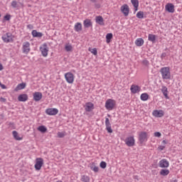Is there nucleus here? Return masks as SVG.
Instances as JSON below:
<instances>
[{
    "mask_svg": "<svg viewBox=\"0 0 182 182\" xmlns=\"http://www.w3.org/2000/svg\"><path fill=\"white\" fill-rule=\"evenodd\" d=\"M160 73L162 79L165 80H170L171 79V73L170 72V67H163L160 69Z\"/></svg>",
    "mask_w": 182,
    "mask_h": 182,
    "instance_id": "1",
    "label": "nucleus"
},
{
    "mask_svg": "<svg viewBox=\"0 0 182 182\" xmlns=\"http://www.w3.org/2000/svg\"><path fill=\"white\" fill-rule=\"evenodd\" d=\"M115 105L116 101H114V100L108 99L105 102V107L107 110H113Z\"/></svg>",
    "mask_w": 182,
    "mask_h": 182,
    "instance_id": "2",
    "label": "nucleus"
},
{
    "mask_svg": "<svg viewBox=\"0 0 182 182\" xmlns=\"http://www.w3.org/2000/svg\"><path fill=\"white\" fill-rule=\"evenodd\" d=\"M125 144L128 146V147H133L136 144V140H134V136H130L125 139L124 140Z\"/></svg>",
    "mask_w": 182,
    "mask_h": 182,
    "instance_id": "3",
    "label": "nucleus"
},
{
    "mask_svg": "<svg viewBox=\"0 0 182 182\" xmlns=\"http://www.w3.org/2000/svg\"><path fill=\"white\" fill-rule=\"evenodd\" d=\"M2 41L5 43H9V42H14V38H12V33H6L1 37Z\"/></svg>",
    "mask_w": 182,
    "mask_h": 182,
    "instance_id": "4",
    "label": "nucleus"
},
{
    "mask_svg": "<svg viewBox=\"0 0 182 182\" xmlns=\"http://www.w3.org/2000/svg\"><path fill=\"white\" fill-rule=\"evenodd\" d=\"M22 51H23V53L28 55V53L31 52V43L28 41L24 42L23 43Z\"/></svg>",
    "mask_w": 182,
    "mask_h": 182,
    "instance_id": "5",
    "label": "nucleus"
},
{
    "mask_svg": "<svg viewBox=\"0 0 182 182\" xmlns=\"http://www.w3.org/2000/svg\"><path fill=\"white\" fill-rule=\"evenodd\" d=\"M43 166V159L42 158H37L36 159V164L34 165V167L36 170L38 171L42 168V166Z\"/></svg>",
    "mask_w": 182,
    "mask_h": 182,
    "instance_id": "6",
    "label": "nucleus"
},
{
    "mask_svg": "<svg viewBox=\"0 0 182 182\" xmlns=\"http://www.w3.org/2000/svg\"><path fill=\"white\" fill-rule=\"evenodd\" d=\"M40 50L42 55L44 58H46V56H48V52H49V48H48V44L46 43H43V47L40 48Z\"/></svg>",
    "mask_w": 182,
    "mask_h": 182,
    "instance_id": "7",
    "label": "nucleus"
},
{
    "mask_svg": "<svg viewBox=\"0 0 182 182\" xmlns=\"http://www.w3.org/2000/svg\"><path fill=\"white\" fill-rule=\"evenodd\" d=\"M65 80L68 83H73L75 80V75L72 73H67L65 74Z\"/></svg>",
    "mask_w": 182,
    "mask_h": 182,
    "instance_id": "8",
    "label": "nucleus"
},
{
    "mask_svg": "<svg viewBox=\"0 0 182 182\" xmlns=\"http://www.w3.org/2000/svg\"><path fill=\"white\" fill-rule=\"evenodd\" d=\"M46 114H48V116H55L59 113V110L56 108H48L46 110Z\"/></svg>",
    "mask_w": 182,
    "mask_h": 182,
    "instance_id": "9",
    "label": "nucleus"
},
{
    "mask_svg": "<svg viewBox=\"0 0 182 182\" xmlns=\"http://www.w3.org/2000/svg\"><path fill=\"white\" fill-rule=\"evenodd\" d=\"M139 140L141 144L144 141H147V132H141L139 135Z\"/></svg>",
    "mask_w": 182,
    "mask_h": 182,
    "instance_id": "10",
    "label": "nucleus"
},
{
    "mask_svg": "<svg viewBox=\"0 0 182 182\" xmlns=\"http://www.w3.org/2000/svg\"><path fill=\"white\" fill-rule=\"evenodd\" d=\"M159 167H161V168H167V167H168V166H170V163L166 159H161L159 161Z\"/></svg>",
    "mask_w": 182,
    "mask_h": 182,
    "instance_id": "11",
    "label": "nucleus"
},
{
    "mask_svg": "<svg viewBox=\"0 0 182 182\" xmlns=\"http://www.w3.org/2000/svg\"><path fill=\"white\" fill-rule=\"evenodd\" d=\"M121 12L124 14V16H129V12H130V9H129V6L127 4H124L121 7Z\"/></svg>",
    "mask_w": 182,
    "mask_h": 182,
    "instance_id": "12",
    "label": "nucleus"
},
{
    "mask_svg": "<svg viewBox=\"0 0 182 182\" xmlns=\"http://www.w3.org/2000/svg\"><path fill=\"white\" fill-rule=\"evenodd\" d=\"M165 9L167 12H169V14H174L175 9H174V4L171 3H168L165 6Z\"/></svg>",
    "mask_w": 182,
    "mask_h": 182,
    "instance_id": "13",
    "label": "nucleus"
},
{
    "mask_svg": "<svg viewBox=\"0 0 182 182\" xmlns=\"http://www.w3.org/2000/svg\"><path fill=\"white\" fill-rule=\"evenodd\" d=\"M105 126L107 133H113V129H112V124H110L109 118H105Z\"/></svg>",
    "mask_w": 182,
    "mask_h": 182,
    "instance_id": "14",
    "label": "nucleus"
},
{
    "mask_svg": "<svg viewBox=\"0 0 182 182\" xmlns=\"http://www.w3.org/2000/svg\"><path fill=\"white\" fill-rule=\"evenodd\" d=\"M42 92H36L33 94V100L35 102H39L42 99Z\"/></svg>",
    "mask_w": 182,
    "mask_h": 182,
    "instance_id": "15",
    "label": "nucleus"
},
{
    "mask_svg": "<svg viewBox=\"0 0 182 182\" xmlns=\"http://www.w3.org/2000/svg\"><path fill=\"white\" fill-rule=\"evenodd\" d=\"M95 109V105L93 103L89 102L85 104V112H92Z\"/></svg>",
    "mask_w": 182,
    "mask_h": 182,
    "instance_id": "16",
    "label": "nucleus"
},
{
    "mask_svg": "<svg viewBox=\"0 0 182 182\" xmlns=\"http://www.w3.org/2000/svg\"><path fill=\"white\" fill-rule=\"evenodd\" d=\"M152 114L154 117H163L164 116V112L163 110L155 109L152 112Z\"/></svg>",
    "mask_w": 182,
    "mask_h": 182,
    "instance_id": "17",
    "label": "nucleus"
},
{
    "mask_svg": "<svg viewBox=\"0 0 182 182\" xmlns=\"http://www.w3.org/2000/svg\"><path fill=\"white\" fill-rule=\"evenodd\" d=\"M95 22L98 23V25L105 26V20L102 16H97L95 17Z\"/></svg>",
    "mask_w": 182,
    "mask_h": 182,
    "instance_id": "18",
    "label": "nucleus"
},
{
    "mask_svg": "<svg viewBox=\"0 0 182 182\" xmlns=\"http://www.w3.org/2000/svg\"><path fill=\"white\" fill-rule=\"evenodd\" d=\"M130 90H131L132 93H133L134 95V94L137 93V92H140L141 90V88H140V87H139V85H132L131 86Z\"/></svg>",
    "mask_w": 182,
    "mask_h": 182,
    "instance_id": "19",
    "label": "nucleus"
},
{
    "mask_svg": "<svg viewBox=\"0 0 182 182\" xmlns=\"http://www.w3.org/2000/svg\"><path fill=\"white\" fill-rule=\"evenodd\" d=\"M26 87V83L21 82L18 84L14 89V92H19V90H22Z\"/></svg>",
    "mask_w": 182,
    "mask_h": 182,
    "instance_id": "20",
    "label": "nucleus"
},
{
    "mask_svg": "<svg viewBox=\"0 0 182 182\" xmlns=\"http://www.w3.org/2000/svg\"><path fill=\"white\" fill-rule=\"evenodd\" d=\"M161 92L163 93L164 96L166 97V99H168V89L166 86H162V88L161 89Z\"/></svg>",
    "mask_w": 182,
    "mask_h": 182,
    "instance_id": "21",
    "label": "nucleus"
},
{
    "mask_svg": "<svg viewBox=\"0 0 182 182\" xmlns=\"http://www.w3.org/2000/svg\"><path fill=\"white\" fill-rule=\"evenodd\" d=\"M18 102H26L28 100V95L27 94H21L18 97Z\"/></svg>",
    "mask_w": 182,
    "mask_h": 182,
    "instance_id": "22",
    "label": "nucleus"
},
{
    "mask_svg": "<svg viewBox=\"0 0 182 182\" xmlns=\"http://www.w3.org/2000/svg\"><path fill=\"white\" fill-rule=\"evenodd\" d=\"M131 2L134 8V12L139 11V0H131Z\"/></svg>",
    "mask_w": 182,
    "mask_h": 182,
    "instance_id": "23",
    "label": "nucleus"
},
{
    "mask_svg": "<svg viewBox=\"0 0 182 182\" xmlns=\"http://www.w3.org/2000/svg\"><path fill=\"white\" fill-rule=\"evenodd\" d=\"M32 36L33 38H42V36H43V34L41 32H38L36 30H33Z\"/></svg>",
    "mask_w": 182,
    "mask_h": 182,
    "instance_id": "24",
    "label": "nucleus"
},
{
    "mask_svg": "<svg viewBox=\"0 0 182 182\" xmlns=\"http://www.w3.org/2000/svg\"><path fill=\"white\" fill-rule=\"evenodd\" d=\"M135 45L136 46H143V45H144V40H143L141 38H137L135 41Z\"/></svg>",
    "mask_w": 182,
    "mask_h": 182,
    "instance_id": "25",
    "label": "nucleus"
},
{
    "mask_svg": "<svg viewBox=\"0 0 182 182\" xmlns=\"http://www.w3.org/2000/svg\"><path fill=\"white\" fill-rule=\"evenodd\" d=\"M160 176H163L164 177H166V176H168L170 174V171L168 169H161L159 172Z\"/></svg>",
    "mask_w": 182,
    "mask_h": 182,
    "instance_id": "26",
    "label": "nucleus"
},
{
    "mask_svg": "<svg viewBox=\"0 0 182 182\" xmlns=\"http://www.w3.org/2000/svg\"><path fill=\"white\" fill-rule=\"evenodd\" d=\"M90 168L95 173H98L99 172V167L96 166V164H95V162H92L91 164V166H90Z\"/></svg>",
    "mask_w": 182,
    "mask_h": 182,
    "instance_id": "27",
    "label": "nucleus"
},
{
    "mask_svg": "<svg viewBox=\"0 0 182 182\" xmlns=\"http://www.w3.org/2000/svg\"><path fill=\"white\" fill-rule=\"evenodd\" d=\"M83 25L85 28H90L92 26V21L90 19H85L83 22Z\"/></svg>",
    "mask_w": 182,
    "mask_h": 182,
    "instance_id": "28",
    "label": "nucleus"
},
{
    "mask_svg": "<svg viewBox=\"0 0 182 182\" xmlns=\"http://www.w3.org/2000/svg\"><path fill=\"white\" fill-rule=\"evenodd\" d=\"M74 30L75 31V32H80L82 31V23H76L74 26Z\"/></svg>",
    "mask_w": 182,
    "mask_h": 182,
    "instance_id": "29",
    "label": "nucleus"
},
{
    "mask_svg": "<svg viewBox=\"0 0 182 182\" xmlns=\"http://www.w3.org/2000/svg\"><path fill=\"white\" fill-rule=\"evenodd\" d=\"M112 39H113V33H109L106 35V42L107 43H110L112 42Z\"/></svg>",
    "mask_w": 182,
    "mask_h": 182,
    "instance_id": "30",
    "label": "nucleus"
},
{
    "mask_svg": "<svg viewBox=\"0 0 182 182\" xmlns=\"http://www.w3.org/2000/svg\"><path fill=\"white\" fill-rule=\"evenodd\" d=\"M37 129L38 132H41V133H46V132H48V128L43 125L39 126Z\"/></svg>",
    "mask_w": 182,
    "mask_h": 182,
    "instance_id": "31",
    "label": "nucleus"
},
{
    "mask_svg": "<svg viewBox=\"0 0 182 182\" xmlns=\"http://www.w3.org/2000/svg\"><path fill=\"white\" fill-rule=\"evenodd\" d=\"M148 40L150 41V42H152V43H156V35L149 34Z\"/></svg>",
    "mask_w": 182,
    "mask_h": 182,
    "instance_id": "32",
    "label": "nucleus"
},
{
    "mask_svg": "<svg viewBox=\"0 0 182 182\" xmlns=\"http://www.w3.org/2000/svg\"><path fill=\"white\" fill-rule=\"evenodd\" d=\"M141 100H142L143 102H146V100H149V94L142 93L141 95Z\"/></svg>",
    "mask_w": 182,
    "mask_h": 182,
    "instance_id": "33",
    "label": "nucleus"
},
{
    "mask_svg": "<svg viewBox=\"0 0 182 182\" xmlns=\"http://www.w3.org/2000/svg\"><path fill=\"white\" fill-rule=\"evenodd\" d=\"M90 2H92V4H95V8H96L97 9H99L101 8L102 5L99 3H97V0H90Z\"/></svg>",
    "mask_w": 182,
    "mask_h": 182,
    "instance_id": "34",
    "label": "nucleus"
},
{
    "mask_svg": "<svg viewBox=\"0 0 182 182\" xmlns=\"http://www.w3.org/2000/svg\"><path fill=\"white\" fill-rule=\"evenodd\" d=\"M136 18H138V19H143L144 18V12L142 11H138L136 14Z\"/></svg>",
    "mask_w": 182,
    "mask_h": 182,
    "instance_id": "35",
    "label": "nucleus"
},
{
    "mask_svg": "<svg viewBox=\"0 0 182 182\" xmlns=\"http://www.w3.org/2000/svg\"><path fill=\"white\" fill-rule=\"evenodd\" d=\"M12 134H13L14 138L15 139V140H22V138L20 137L19 135L18 134V132L13 131Z\"/></svg>",
    "mask_w": 182,
    "mask_h": 182,
    "instance_id": "36",
    "label": "nucleus"
},
{
    "mask_svg": "<svg viewBox=\"0 0 182 182\" xmlns=\"http://www.w3.org/2000/svg\"><path fill=\"white\" fill-rule=\"evenodd\" d=\"M81 181L83 182H89L90 181V178H89L87 176H82Z\"/></svg>",
    "mask_w": 182,
    "mask_h": 182,
    "instance_id": "37",
    "label": "nucleus"
},
{
    "mask_svg": "<svg viewBox=\"0 0 182 182\" xmlns=\"http://www.w3.org/2000/svg\"><path fill=\"white\" fill-rule=\"evenodd\" d=\"M100 167L101 168H106V167H107V164L105 162V161H101L100 164Z\"/></svg>",
    "mask_w": 182,
    "mask_h": 182,
    "instance_id": "38",
    "label": "nucleus"
},
{
    "mask_svg": "<svg viewBox=\"0 0 182 182\" xmlns=\"http://www.w3.org/2000/svg\"><path fill=\"white\" fill-rule=\"evenodd\" d=\"M11 6H12V8H18V1H13L12 2H11Z\"/></svg>",
    "mask_w": 182,
    "mask_h": 182,
    "instance_id": "39",
    "label": "nucleus"
},
{
    "mask_svg": "<svg viewBox=\"0 0 182 182\" xmlns=\"http://www.w3.org/2000/svg\"><path fill=\"white\" fill-rule=\"evenodd\" d=\"M57 134L58 137H59L60 139H63V137H65V133L63 132H58Z\"/></svg>",
    "mask_w": 182,
    "mask_h": 182,
    "instance_id": "40",
    "label": "nucleus"
},
{
    "mask_svg": "<svg viewBox=\"0 0 182 182\" xmlns=\"http://www.w3.org/2000/svg\"><path fill=\"white\" fill-rule=\"evenodd\" d=\"M4 21H11V14H6L4 17Z\"/></svg>",
    "mask_w": 182,
    "mask_h": 182,
    "instance_id": "41",
    "label": "nucleus"
},
{
    "mask_svg": "<svg viewBox=\"0 0 182 182\" xmlns=\"http://www.w3.org/2000/svg\"><path fill=\"white\" fill-rule=\"evenodd\" d=\"M65 49L67 52H70L72 50V46H65Z\"/></svg>",
    "mask_w": 182,
    "mask_h": 182,
    "instance_id": "42",
    "label": "nucleus"
},
{
    "mask_svg": "<svg viewBox=\"0 0 182 182\" xmlns=\"http://www.w3.org/2000/svg\"><path fill=\"white\" fill-rule=\"evenodd\" d=\"M91 53H92L93 55H97V49H96L95 48H92L91 50Z\"/></svg>",
    "mask_w": 182,
    "mask_h": 182,
    "instance_id": "43",
    "label": "nucleus"
},
{
    "mask_svg": "<svg viewBox=\"0 0 182 182\" xmlns=\"http://www.w3.org/2000/svg\"><path fill=\"white\" fill-rule=\"evenodd\" d=\"M154 136L155 137H161V133H160L159 132H154Z\"/></svg>",
    "mask_w": 182,
    "mask_h": 182,
    "instance_id": "44",
    "label": "nucleus"
},
{
    "mask_svg": "<svg viewBox=\"0 0 182 182\" xmlns=\"http://www.w3.org/2000/svg\"><path fill=\"white\" fill-rule=\"evenodd\" d=\"M142 63H143V65H144L145 66H149V65H150V63H149V60H144L142 61Z\"/></svg>",
    "mask_w": 182,
    "mask_h": 182,
    "instance_id": "45",
    "label": "nucleus"
},
{
    "mask_svg": "<svg viewBox=\"0 0 182 182\" xmlns=\"http://www.w3.org/2000/svg\"><path fill=\"white\" fill-rule=\"evenodd\" d=\"M164 149H166V146L163 145H161L158 147V149L160 150L161 151L164 150Z\"/></svg>",
    "mask_w": 182,
    "mask_h": 182,
    "instance_id": "46",
    "label": "nucleus"
},
{
    "mask_svg": "<svg viewBox=\"0 0 182 182\" xmlns=\"http://www.w3.org/2000/svg\"><path fill=\"white\" fill-rule=\"evenodd\" d=\"M166 56H167V54L166 53H163L161 55V59H164V58H166Z\"/></svg>",
    "mask_w": 182,
    "mask_h": 182,
    "instance_id": "47",
    "label": "nucleus"
},
{
    "mask_svg": "<svg viewBox=\"0 0 182 182\" xmlns=\"http://www.w3.org/2000/svg\"><path fill=\"white\" fill-rule=\"evenodd\" d=\"M0 86H1V89H6V85L1 83V82H0Z\"/></svg>",
    "mask_w": 182,
    "mask_h": 182,
    "instance_id": "48",
    "label": "nucleus"
},
{
    "mask_svg": "<svg viewBox=\"0 0 182 182\" xmlns=\"http://www.w3.org/2000/svg\"><path fill=\"white\" fill-rule=\"evenodd\" d=\"M27 28H28V29H33V26L32 24H28L27 26Z\"/></svg>",
    "mask_w": 182,
    "mask_h": 182,
    "instance_id": "49",
    "label": "nucleus"
},
{
    "mask_svg": "<svg viewBox=\"0 0 182 182\" xmlns=\"http://www.w3.org/2000/svg\"><path fill=\"white\" fill-rule=\"evenodd\" d=\"M0 70H4V65L0 63Z\"/></svg>",
    "mask_w": 182,
    "mask_h": 182,
    "instance_id": "50",
    "label": "nucleus"
},
{
    "mask_svg": "<svg viewBox=\"0 0 182 182\" xmlns=\"http://www.w3.org/2000/svg\"><path fill=\"white\" fill-rule=\"evenodd\" d=\"M162 143H163L164 144H167V141L163 140V141H162Z\"/></svg>",
    "mask_w": 182,
    "mask_h": 182,
    "instance_id": "51",
    "label": "nucleus"
},
{
    "mask_svg": "<svg viewBox=\"0 0 182 182\" xmlns=\"http://www.w3.org/2000/svg\"><path fill=\"white\" fill-rule=\"evenodd\" d=\"M9 126H14V122H9Z\"/></svg>",
    "mask_w": 182,
    "mask_h": 182,
    "instance_id": "52",
    "label": "nucleus"
},
{
    "mask_svg": "<svg viewBox=\"0 0 182 182\" xmlns=\"http://www.w3.org/2000/svg\"><path fill=\"white\" fill-rule=\"evenodd\" d=\"M171 182H178V181H177V179H174V180L171 181Z\"/></svg>",
    "mask_w": 182,
    "mask_h": 182,
    "instance_id": "53",
    "label": "nucleus"
},
{
    "mask_svg": "<svg viewBox=\"0 0 182 182\" xmlns=\"http://www.w3.org/2000/svg\"><path fill=\"white\" fill-rule=\"evenodd\" d=\"M1 100H3V102H5V100H6L5 98H4V97H1Z\"/></svg>",
    "mask_w": 182,
    "mask_h": 182,
    "instance_id": "54",
    "label": "nucleus"
},
{
    "mask_svg": "<svg viewBox=\"0 0 182 182\" xmlns=\"http://www.w3.org/2000/svg\"><path fill=\"white\" fill-rule=\"evenodd\" d=\"M108 117H110V114H108Z\"/></svg>",
    "mask_w": 182,
    "mask_h": 182,
    "instance_id": "55",
    "label": "nucleus"
},
{
    "mask_svg": "<svg viewBox=\"0 0 182 182\" xmlns=\"http://www.w3.org/2000/svg\"><path fill=\"white\" fill-rule=\"evenodd\" d=\"M57 182H62V181H57Z\"/></svg>",
    "mask_w": 182,
    "mask_h": 182,
    "instance_id": "56",
    "label": "nucleus"
},
{
    "mask_svg": "<svg viewBox=\"0 0 182 182\" xmlns=\"http://www.w3.org/2000/svg\"><path fill=\"white\" fill-rule=\"evenodd\" d=\"M0 18H1V14H0Z\"/></svg>",
    "mask_w": 182,
    "mask_h": 182,
    "instance_id": "57",
    "label": "nucleus"
}]
</instances>
